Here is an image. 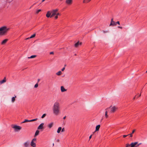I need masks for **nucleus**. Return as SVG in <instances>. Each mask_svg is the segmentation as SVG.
I'll return each instance as SVG.
<instances>
[{
    "label": "nucleus",
    "instance_id": "nucleus-53",
    "mask_svg": "<svg viewBox=\"0 0 147 147\" xmlns=\"http://www.w3.org/2000/svg\"><path fill=\"white\" fill-rule=\"evenodd\" d=\"M53 146H54V143H53Z\"/></svg>",
    "mask_w": 147,
    "mask_h": 147
},
{
    "label": "nucleus",
    "instance_id": "nucleus-33",
    "mask_svg": "<svg viewBox=\"0 0 147 147\" xmlns=\"http://www.w3.org/2000/svg\"><path fill=\"white\" fill-rule=\"evenodd\" d=\"M38 86V84L37 83L35 84L34 86V87L36 88H37Z\"/></svg>",
    "mask_w": 147,
    "mask_h": 147
},
{
    "label": "nucleus",
    "instance_id": "nucleus-21",
    "mask_svg": "<svg viewBox=\"0 0 147 147\" xmlns=\"http://www.w3.org/2000/svg\"><path fill=\"white\" fill-rule=\"evenodd\" d=\"M135 131H136L135 129L133 130L132 131V133L131 134H128V135L130 136V137H132L133 136L132 134L134 133V132H135Z\"/></svg>",
    "mask_w": 147,
    "mask_h": 147
},
{
    "label": "nucleus",
    "instance_id": "nucleus-34",
    "mask_svg": "<svg viewBox=\"0 0 147 147\" xmlns=\"http://www.w3.org/2000/svg\"><path fill=\"white\" fill-rule=\"evenodd\" d=\"M125 146V147H128L129 146H130V144H127Z\"/></svg>",
    "mask_w": 147,
    "mask_h": 147
},
{
    "label": "nucleus",
    "instance_id": "nucleus-10",
    "mask_svg": "<svg viewBox=\"0 0 147 147\" xmlns=\"http://www.w3.org/2000/svg\"><path fill=\"white\" fill-rule=\"evenodd\" d=\"M51 12L49 11L47 12L46 15V17H47V18H49V17H50V16H51Z\"/></svg>",
    "mask_w": 147,
    "mask_h": 147
},
{
    "label": "nucleus",
    "instance_id": "nucleus-24",
    "mask_svg": "<svg viewBox=\"0 0 147 147\" xmlns=\"http://www.w3.org/2000/svg\"><path fill=\"white\" fill-rule=\"evenodd\" d=\"M61 129H62V128L61 127H59L58 129V130L57 131V133H59L61 131Z\"/></svg>",
    "mask_w": 147,
    "mask_h": 147
},
{
    "label": "nucleus",
    "instance_id": "nucleus-40",
    "mask_svg": "<svg viewBox=\"0 0 147 147\" xmlns=\"http://www.w3.org/2000/svg\"><path fill=\"white\" fill-rule=\"evenodd\" d=\"M65 131V129H64V128H63L62 129V130H61V131H62V132H63V131Z\"/></svg>",
    "mask_w": 147,
    "mask_h": 147
},
{
    "label": "nucleus",
    "instance_id": "nucleus-35",
    "mask_svg": "<svg viewBox=\"0 0 147 147\" xmlns=\"http://www.w3.org/2000/svg\"><path fill=\"white\" fill-rule=\"evenodd\" d=\"M36 138H34L31 141L33 142H35L36 141Z\"/></svg>",
    "mask_w": 147,
    "mask_h": 147
},
{
    "label": "nucleus",
    "instance_id": "nucleus-8",
    "mask_svg": "<svg viewBox=\"0 0 147 147\" xmlns=\"http://www.w3.org/2000/svg\"><path fill=\"white\" fill-rule=\"evenodd\" d=\"M138 144V142H132L130 144V147H136V145Z\"/></svg>",
    "mask_w": 147,
    "mask_h": 147
},
{
    "label": "nucleus",
    "instance_id": "nucleus-55",
    "mask_svg": "<svg viewBox=\"0 0 147 147\" xmlns=\"http://www.w3.org/2000/svg\"><path fill=\"white\" fill-rule=\"evenodd\" d=\"M75 55H76V54H75Z\"/></svg>",
    "mask_w": 147,
    "mask_h": 147
},
{
    "label": "nucleus",
    "instance_id": "nucleus-14",
    "mask_svg": "<svg viewBox=\"0 0 147 147\" xmlns=\"http://www.w3.org/2000/svg\"><path fill=\"white\" fill-rule=\"evenodd\" d=\"M53 124L54 123L53 122H51L49 123L48 125V127L49 128H51L53 126Z\"/></svg>",
    "mask_w": 147,
    "mask_h": 147
},
{
    "label": "nucleus",
    "instance_id": "nucleus-18",
    "mask_svg": "<svg viewBox=\"0 0 147 147\" xmlns=\"http://www.w3.org/2000/svg\"><path fill=\"white\" fill-rule=\"evenodd\" d=\"M30 145L31 146L33 147H35L36 146V144L34 142L31 141L30 143Z\"/></svg>",
    "mask_w": 147,
    "mask_h": 147
},
{
    "label": "nucleus",
    "instance_id": "nucleus-28",
    "mask_svg": "<svg viewBox=\"0 0 147 147\" xmlns=\"http://www.w3.org/2000/svg\"><path fill=\"white\" fill-rule=\"evenodd\" d=\"M30 122V120H28L27 119H25V120L22 123H26V122Z\"/></svg>",
    "mask_w": 147,
    "mask_h": 147
},
{
    "label": "nucleus",
    "instance_id": "nucleus-42",
    "mask_svg": "<svg viewBox=\"0 0 147 147\" xmlns=\"http://www.w3.org/2000/svg\"><path fill=\"white\" fill-rule=\"evenodd\" d=\"M32 37H28V38H26V40H28L29 39V38H32Z\"/></svg>",
    "mask_w": 147,
    "mask_h": 147
},
{
    "label": "nucleus",
    "instance_id": "nucleus-13",
    "mask_svg": "<svg viewBox=\"0 0 147 147\" xmlns=\"http://www.w3.org/2000/svg\"><path fill=\"white\" fill-rule=\"evenodd\" d=\"M8 39H5L3 40L1 43V44L4 45L6 43V42L8 40Z\"/></svg>",
    "mask_w": 147,
    "mask_h": 147
},
{
    "label": "nucleus",
    "instance_id": "nucleus-4",
    "mask_svg": "<svg viewBox=\"0 0 147 147\" xmlns=\"http://www.w3.org/2000/svg\"><path fill=\"white\" fill-rule=\"evenodd\" d=\"M109 108H110L111 109L110 112L111 113H114L115 112L117 109V107L116 106H111Z\"/></svg>",
    "mask_w": 147,
    "mask_h": 147
},
{
    "label": "nucleus",
    "instance_id": "nucleus-27",
    "mask_svg": "<svg viewBox=\"0 0 147 147\" xmlns=\"http://www.w3.org/2000/svg\"><path fill=\"white\" fill-rule=\"evenodd\" d=\"M102 32L104 34L108 33L109 32V30H106V31L103 30V31H102Z\"/></svg>",
    "mask_w": 147,
    "mask_h": 147
},
{
    "label": "nucleus",
    "instance_id": "nucleus-22",
    "mask_svg": "<svg viewBox=\"0 0 147 147\" xmlns=\"http://www.w3.org/2000/svg\"><path fill=\"white\" fill-rule=\"evenodd\" d=\"M91 0H83V3H87L90 2Z\"/></svg>",
    "mask_w": 147,
    "mask_h": 147
},
{
    "label": "nucleus",
    "instance_id": "nucleus-44",
    "mask_svg": "<svg viewBox=\"0 0 147 147\" xmlns=\"http://www.w3.org/2000/svg\"><path fill=\"white\" fill-rule=\"evenodd\" d=\"M92 135H91L90 136H89V140L92 138Z\"/></svg>",
    "mask_w": 147,
    "mask_h": 147
},
{
    "label": "nucleus",
    "instance_id": "nucleus-37",
    "mask_svg": "<svg viewBox=\"0 0 147 147\" xmlns=\"http://www.w3.org/2000/svg\"><path fill=\"white\" fill-rule=\"evenodd\" d=\"M128 135H123V138H125V137H127V136Z\"/></svg>",
    "mask_w": 147,
    "mask_h": 147
},
{
    "label": "nucleus",
    "instance_id": "nucleus-39",
    "mask_svg": "<svg viewBox=\"0 0 147 147\" xmlns=\"http://www.w3.org/2000/svg\"><path fill=\"white\" fill-rule=\"evenodd\" d=\"M60 14L59 13H57H57H56V15L57 16H59V15H60Z\"/></svg>",
    "mask_w": 147,
    "mask_h": 147
},
{
    "label": "nucleus",
    "instance_id": "nucleus-20",
    "mask_svg": "<svg viewBox=\"0 0 147 147\" xmlns=\"http://www.w3.org/2000/svg\"><path fill=\"white\" fill-rule=\"evenodd\" d=\"M39 131L37 130L35 133V134L34 135L35 137H36V136H37V135H38L39 134Z\"/></svg>",
    "mask_w": 147,
    "mask_h": 147
},
{
    "label": "nucleus",
    "instance_id": "nucleus-23",
    "mask_svg": "<svg viewBox=\"0 0 147 147\" xmlns=\"http://www.w3.org/2000/svg\"><path fill=\"white\" fill-rule=\"evenodd\" d=\"M36 36H39V35L36 33H34L33 34L31 35L30 37H35Z\"/></svg>",
    "mask_w": 147,
    "mask_h": 147
},
{
    "label": "nucleus",
    "instance_id": "nucleus-52",
    "mask_svg": "<svg viewBox=\"0 0 147 147\" xmlns=\"http://www.w3.org/2000/svg\"><path fill=\"white\" fill-rule=\"evenodd\" d=\"M139 144V145H140V144H141V143H139V144Z\"/></svg>",
    "mask_w": 147,
    "mask_h": 147
},
{
    "label": "nucleus",
    "instance_id": "nucleus-12",
    "mask_svg": "<svg viewBox=\"0 0 147 147\" xmlns=\"http://www.w3.org/2000/svg\"><path fill=\"white\" fill-rule=\"evenodd\" d=\"M25 147H28L29 146V142H26L24 144Z\"/></svg>",
    "mask_w": 147,
    "mask_h": 147
},
{
    "label": "nucleus",
    "instance_id": "nucleus-50",
    "mask_svg": "<svg viewBox=\"0 0 147 147\" xmlns=\"http://www.w3.org/2000/svg\"><path fill=\"white\" fill-rule=\"evenodd\" d=\"M59 140L58 139V140H57V142H59Z\"/></svg>",
    "mask_w": 147,
    "mask_h": 147
},
{
    "label": "nucleus",
    "instance_id": "nucleus-5",
    "mask_svg": "<svg viewBox=\"0 0 147 147\" xmlns=\"http://www.w3.org/2000/svg\"><path fill=\"white\" fill-rule=\"evenodd\" d=\"M58 11V9H57L53 10L51 11V15L50 16V18H51L55 16L56 15L57 12Z\"/></svg>",
    "mask_w": 147,
    "mask_h": 147
},
{
    "label": "nucleus",
    "instance_id": "nucleus-1",
    "mask_svg": "<svg viewBox=\"0 0 147 147\" xmlns=\"http://www.w3.org/2000/svg\"><path fill=\"white\" fill-rule=\"evenodd\" d=\"M53 113L55 115H58L60 113V104L58 102H55L53 106Z\"/></svg>",
    "mask_w": 147,
    "mask_h": 147
},
{
    "label": "nucleus",
    "instance_id": "nucleus-25",
    "mask_svg": "<svg viewBox=\"0 0 147 147\" xmlns=\"http://www.w3.org/2000/svg\"><path fill=\"white\" fill-rule=\"evenodd\" d=\"M62 74L61 71H59L56 73V74L58 76Z\"/></svg>",
    "mask_w": 147,
    "mask_h": 147
},
{
    "label": "nucleus",
    "instance_id": "nucleus-30",
    "mask_svg": "<svg viewBox=\"0 0 147 147\" xmlns=\"http://www.w3.org/2000/svg\"><path fill=\"white\" fill-rule=\"evenodd\" d=\"M105 116L106 118H107L108 117V115H107V111H106L105 112Z\"/></svg>",
    "mask_w": 147,
    "mask_h": 147
},
{
    "label": "nucleus",
    "instance_id": "nucleus-3",
    "mask_svg": "<svg viewBox=\"0 0 147 147\" xmlns=\"http://www.w3.org/2000/svg\"><path fill=\"white\" fill-rule=\"evenodd\" d=\"M11 127L14 129L15 131H18L20 130L22 128L21 127L16 125H12Z\"/></svg>",
    "mask_w": 147,
    "mask_h": 147
},
{
    "label": "nucleus",
    "instance_id": "nucleus-2",
    "mask_svg": "<svg viewBox=\"0 0 147 147\" xmlns=\"http://www.w3.org/2000/svg\"><path fill=\"white\" fill-rule=\"evenodd\" d=\"M10 30V28L6 26H3L0 27V36H6Z\"/></svg>",
    "mask_w": 147,
    "mask_h": 147
},
{
    "label": "nucleus",
    "instance_id": "nucleus-43",
    "mask_svg": "<svg viewBox=\"0 0 147 147\" xmlns=\"http://www.w3.org/2000/svg\"><path fill=\"white\" fill-rule=\"evenodd\" d=\"M56 16L55 17V19H57L58 18V16L57 15H55Z\"/></svg>",
    "mask_w": 147,
    "mask_h": 147
},
{
    "label": "nucleus",
    "instance_id": "nucleus-7",
    "mask_svg": "<svg viewBox=\"0 0 147 147\" xmlns=\"http://www.w3.org/2000/svg\"><path fill=\"white\" fill-rule=\"evenodd\" d=\"M44 125V123H41L40 125L37 128V129H44L43 126Z\"/></svg>",
    "mask_w": 147,
    "mask_h": 147
},
{
    "label": "nucleus",
    "instance_id": "nucleus-9",
    "mask_svg": "<svg viewBox=\"0 0 147 147\" xmlns=\"http://www.w3.org/2000/svg\"><path fill=\"white\" fill-rule=\"evenodd\" d=\"M82 44V43L81 42H80L79 41H78L75 44V47H77L79 45H81Z\"/></svg>",
    "mask_w": 147,
    "mask_h": 147
},
{
    "label": "nucleus",
    "instance_id": "nucleus-29",
    "mask_svg": "<svg viewBox=\"0 0 147 147\" xmlns=\"http://www.w3.org/2000/svg\"><path fill=\"white\" fill-rule=\"evenodd\" d=\"M37 119H38L37 118H36L35 119L30 120V122H32V121H36L37 120Z\"/></svg>",
    "mask_w": 147,
    "mask_h": 147
},
{
    "label": "nucleus",
    "instance_id": "nucleus-45",
    "mask_svg": "<svg viewBox=\"0 0 147 147\" xmlns=\"http://www.w3.org/2000/svg\"><path fill=\"white\" fill-rule=\"evenodd\" d=\"M50 54H54V53L53 52H52L50 53Z\"/></svg>",
    "mask_w": 147,
    "mask_h": 147
},
{
    "label": "nucleus",
    "instance_id": "nucleus-49",
    "mask_svg": "<svg viewBox=\"0 0 147 147\" xmlns=\"http://www.w3.org/2000/svg\"><path fill=\"white\" fill-rule=\"evenodd\" d=\"M136 98V96H135V97H134V98H133V99L134 100Z\"/></svg>",
    "mask_w": 147,
    "mask_h": 147
},
{
    "label": "nucleus",
    "instance_id": "nucleus-6",
    "mask_svg": "<svg viewBox=\"0 0 147 147\" xmlns=\"http://www.w3.org/2000/svg\"><path fill=\"white\" fill-rule=\"evenodd\" d=\"M116 23L113 21V19L112 18L111 19V23L110 24L109 26H114L116 25Z\"/></svg>",
    "mask_w": 147,
    "mask_h": 147
},
{
    "label": "nucleus",
    "instance_id": "nucleus-51",
    "mask_svg": "<svg viewBox=\"0 0 147 147\" xmlns=\"http://www.w3.org/2000/svg\"><path fill=\"white\" fill-rule=\"evenodd\" d=\"M40 79H38V82H39L40 81Z\"/></svg>",
    "mask_w": 147,
    "mask_h": 147
},
{
    "label": "nucleus",
    "instance_id": "nucleus-54",
    "mask_svg": "<svg viewBox=\"0 0 147 147\" xmlns=\"http://www.w3.org/2000/svg\"><path fill=\"white\" fill-rule=\"evenodd\" d=\"M108 109V108H107V109H106V110H107Z\"/></svg>",
    "mask_w": 147,
    "mask_h": 147
},
{
    "label": "nucleus",
    "instance_id": "nucleus-56",
    "mask_svg": "<svg viewBox=\"0 0 147 147\" xmlns=\"http://www.w3.org/2000/svg\"><path fill=\"white\" fill-rule=\"evenodd\" d=\"M102 119L101 120V121H102Z\"/></svg>",
    "mask_w": 147,
    "mask_h": 147
},
{
    "label": "nucleus",
    "instance_id": "nucleus-47",
    "mask_svg": "<svg viewBox=\"0 0 147 147\" xmlns=\"http://www.w3.org/2000/svg\"><path fill=\"white\" fill-rule=\"evenodd\" d=\"M139 145H139V144H138V145H136V147H138V146H139Z\"/></svg>",
    "mask_w": 147,
    "mask_h": 147
},
{
    "label": "nucleus",
    "instance_id": "nucleus-11",
    "mask_svg": "<svg viewBox=\"0 0 147 147\" xmlns=\"http://www.w3.org/2000/svg\"><path fill=\"white\" fill-rule=\"evenodd\" d=\"M65 2L67 4L70 5L72 3V0H66Z\"/></svg>",
    "mask_w": 147,
    "mask_h": 147
},
{
    "label": "nucleus",
    "instance_id": "nucleus-17",
    "mask_svg": "<svg viewBox=\"0 0 147 147\" xmlns=\"http://www.w3.org/2000/svg\"><path fill=\"white\" fill-rule=\"evenodd\" d=\"M16 96H15L14 97H12L11 98V102L12 103L14 102L16 100Z\"/></svg>",
    "mask_w": 147,
    "mask_h": 147
},
{
    "label": "nucleus",
    "instance_id": "nucleus-57",
    "mask_svg": "<svg viewBox=\"0 0 147 147\" xmlns=\"http://www.w3.org/2000/svg\"><path fill=\"white\" fill-rule=\"evenodd\" d=\"M146 73H147V71L146 72Z\"/></svg>",
    "mask_w": 147,
    "mask_h": 147
},
{
    "label": "nucleus",
    "instance_id": "nucleus-26",
    "mask_svg": "<svg viewBox=\"0 0 147 147\" xmlns=\"http://www.w3.org/2000/svg\"><path fill=\"white\" fill-rule=\"evenodd\" d=\"M36 55H33L31 56L30 57H29L28 58H34L36 57Z\"/></svg>",
    "mask_w": 147,
    "mask_h": 147
},
{
    "label": "nucleus",
    "instance_id": "nucleus-38",
    "mask_svg": "<svg viewBox=\"0 0 147 147\" xmlns=\"http://www.w3.org/2000/svg\"><path fill=\"white\" fill-rule=\"evenodd\" d=\"M65 67H63L62 69H61V71H64V70H65Z\"/></svg>",
    "mask_w": 147,
    "mask_h": 147
},
{
    "label": "nucleus",
    "instance_id": "nucleus-41",
    "mask_svg": "<svg viewBox=\"0 0 147 147\" xmlns=\"http://www.w3.org/2000/svg\"><path fill=\"white\" fill-rule=\"evenodd\" d=\"M116 24H118L119 25L120 24L119 22V21L117 22H116Z\"/></svg>",
    "mask_w": 147,
    "mask_h": 147
},
{
    "label": "nucleus",
    "instance_id": "nucleus-46",
    "mask_svg": "<svg viewBox=\"0 0 147 147\" xmlns=\"http://www.w3.org/2000/svg\"><path fill=\"white\" fill-rule=\"evenodd\" d=\"M141 96V94H140L139 95V96H138L137 97V98H138V97H140V96Z\"/></svg>",
    "mask_w": 147,
    "mask_h": 147
},
{
    "label": "nucleus",
    "instance_id": "nucleus-19",
    "mask_svg": "<svg viewBox=\"0 0 147 147\" xmlns=\"http://www.w3.org/2000/svg\"><path fill=\"white\" fill-rule=\"evenodd\" d=\"M100 127V125H97L96 127V131H97L99 130Z\"/></svg>",
    "mask_w": 147,
    "mask_h": 147
},
{
    "label": "nucleus",
    "instance_id": "nucleus-16",
    "mask_svg": "<svg viewBox=\"0 0 147 147\" xmlns=\"http://www.w3.org/2000/svg\"><path fill=\"white\" fill-rule=\"evenodd\" d=\"M61 90L62 92H64L66 91L67 90L65 89L63 86H61Z\"/></svg>",
    "mask_w": 147,
    "mask_h": 147
},
{
    "label": "nucleus",
    "instance_id": "nucleus-36",
    "mask_svg": "<svg viewBox=\"0 0 147 147\" xmlns=\"http://www.w3.org/2000/svg\"><path fill=\"white\" fill-rule=\"evenodd\" d=\"M117 27H118V28H120L121 29H122L123 28V27H121V26H118Z\"/></svg>",
    "mask_w": 147,
    "mask_h": 147
},
{
    "label": "nucleus",
    "instance_id": "nucleus-15",
    "mask_svg": "<svg viewBox=\"0 0 147 147\" xmlns=\"http://www.w3.org/2000/svg\"><path fill=\"white\" fill-rule=\"evenodd\" d=\"M6 82V77H5L3 80H1L0 81V83L1 84H2L5 83V82Z\"/></svg>",
    "mask_w": 147,
    "mask_h": 147
},
{
    "label": "nucleus",
    "instance_id": "nucleus-48",
    "mask_svg": "<svg viewBox=\"0 0 147 147\" xmlns=\"http://www.w3.org/2000/svg\"><path fill=\"white\" fill-rule=\"evenodd\" d=\"M66 118V116H65L64 117H63V119H65Z\"/></svg>",
    "mask_w": 147,
    "mask_h": 147
},
{
    "label": "nucleus",
    "instance_id": "nucleus-32",
    "mask_svg": "<svg viewBox=\"0 0 147 147\" xmlns=\"http://www.w3.org/2000/svg\"><path fill=\"white\" fill-rule=\"evenodd\" d=\"M41 9H38V10L36 12V14H38L40 12V11H41Z\"/></svg>",
    "mask_w": 147,
    "mask_h": 147
},
{
    "label": "nucleus",
    "instance_id": "nucleus-31",
    "mask_svg": "<svg viewBox=\"0 0 147 147\" xmlns=\"http://www.w3.org/2000/svg\"><path fill=\"white\" fill-rule=\"evenodd\" d=\"M46 114H43L41 118H43L44 117H45L46 116Z\"/></svg>",
    "mask_w": 147,
    "mask_h": 147
}]
</instances>
